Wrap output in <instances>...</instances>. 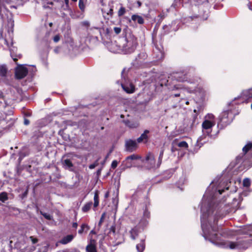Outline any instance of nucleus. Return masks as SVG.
Masks as SVG:
<instances>
[{
    "label": "nucleus",
    "instance_id": "nucleus-7",
    "mask_svg": "<svg viewBox=\"0 0 252 252\" xmlns=\"http://www.w3.org/2000/svg\"><path fill=\"white\" fill-rule=\"evenodd\" d=\"M8 76V69L6 66L5 65H0V77L5 83H7V78Z\"/></svg>",
    "mask_w": 252,
    "mask_h": 252
},
{
    "label": "nucleus",
    "instance_id": "nucleus-45",
    "mask_svg": "<svg viewBox=\"0 0 252 252\" xmlns=\"http://www.w3.org/2000/svg\"><path fill=\"white\" fill-rule=\"evenodd\" d=\"M24 123L25 125L27 126L30 124V121L27 119H25Z\"/></svg>",
    "mask_w": 252,
    "mask_h": 252
},
{
    "label": "nucleus",
    "instance_id": "nucleus-50",
    "mask_svg": "<svg viewBox=\"0 0 252 252\" xmlns=\"http://www.w3.org/2000/svg\"><path fill=\"white\" fill-rule=\"evenodd\" d=\"M203 137H204L203 136H200L199 138H198V139L197 140V142H198V143L200 142L202 144L201 141H202Z\"/></svg>",
    "mask_w": 252,
    "mask_h": 252
},
{
    "label": "nucleus",
    "instance_id": "nucleus-8",
    "mask_svg": "<svg viewBox=\"0 0 252 252\" xmlns=\"http://www.w3.org/2000/svg\"><path fill=\"white\" fill-rule=\"evenodd\" d=\"M121 86L123 89L128 94H132L135 91V87L132 84L128 85L126 84L125 83L121 82Z\"/></svg>",
    "mask_w": 252,
    "mask_h": 252
},
{
    "label": "nucleus",
    "instance_id": "nucleus-28",
    "mask_svg": "<svg viewBox=\"0 0 252 252\" xmlns=\"http://www.w3.org/2000/svg\"><path fill=\"white\" fill-rule=\"evenodd\" d=\"M205 120H208V121L210 122H215L214 120L215 117L212 114H208L207 115L205 116Z\"/></svg>",
    "mask_w": 252,
    "mask_h": 252
},
{
    "label": "nucleus",
    "instance_id": "nucleus-48",
    "mask_svg": "<svg viewBox=\"0 0 252 252\" xmlns=\"http://www.w3.org/2000/svg\"><path fill=\"white\" fill-rule=\"evenodd\" d=\"M60 48L59 47H57L54 49V51L55 53H58L60 51Z\"/></svg>",
    "mask_w": 252,
    "mask_h": 252
},
{
    "label": "nucleus",
    "instance_id": "nucleus-55",
    "mask_svg": "<svg viewBox=\"0 0 252 252\" xmlns=\"http://www.w3.org/2000/svg\"><path fill=\"white\" fill-rule=\"evenodd\" d=\"M158 17L160 18V19H161V20L163 18V16L161 14H160L158 15Z\"/></svg>",
    "mask_w": 252,
    "mask_h": 252
},
{
    "label": "nucleus",
    "instance_id": "nucleus-2",
    "mask_svg": "<svg viewBox=\"0 0 252 252\" xmlns=\"http://www.w3.org/2000/svg\"><path fill=\"white\" fill-rule=\"evenodd\" d=\"M137 45L136 38L133 35L129 34L112 42L109 48L111 52L113 53H117L122 50L125 54H130L134 51Z\"/></svg>",
    "mask_w": 252,
    "mask_h": 252
},
{
    "label": "nucleus",
    "instance_id": "nucleus-60",
    "mask_svg": "<svg viewBox=\"0 0 252 252\" xmlns=\"http://www.w3.org/2000/svg\"><path fill=\"white\" fill-rule=\"evenodd\" d=\"M49 26H50V27H51V26H52V23H50V24H49Z\"/></svg>",
    "mask_w": 252,
    "mask_h": 252
},
{
    "label": "nucleus",
    "instance_id": "nucleus-34",
    "mask_svg": "<svg viewBox=\"0 0 252 252\" xmlns=\"http://www.w3.org/2000/svg\"><path fill=\"white\" fill-rule=\"evenodd\" d=\"M60 39L61 36L59 34H56L53 38V41L55 43L58 42L60 41Z\"/></svg>",
    "mask_w": 252,
    "mask_h": 252
},
{
    "label": "nucleus",
    "instance_id": "nucleus-35",
    "mask_svg": "<svg viewBox=\"0 0 252 252\" xmlns=\"http://www.w3.org/2000/svg\"><path fill=\"white\" fill-rule=\"evenodd\" d=\"M79 7L81 10H83L85 8V5L83 3V0H79Z\"/></svg>",
    "mask_w": 252,
    "mask_h": 252
},
{
    "label": "nucleus",
    "instance_id": "nucleus-24",
    "mask_svg": "<svg viewBox=\"0 0 252 252\" xmlns=\"http://www.w3.org/2000/svg\"><path fill=\"white\" fill-rule=\"evenodd\" d=\"M93 203L92 202H88L84 205L82 210L84 212H87L91 208Z\"/></svg>",
    "mask_w": 252,
    "mask_h": 252
},
{
    "label": "nucleus",
    "instance_id": "nucleus-39",
    "mask_svg": "<svg viewBox=\"0 0 252 252\" xmlns=\"http://www.w3.org/2000/svg\"><path fill=\"white\" fill-rule=\"evenodd\" d=\"M115 230H116L115 225H112L110 228L109 232L110 233L112 232L114 234H115Z\"/></svg>",
    "mask_w": 252,
    "mask_h": 252
},
{
    "label": "nucleus",
    "instance_id": "nucleus-61",
    "mask_svg": "<svg viewBox=\"0 0 252 252\" xmlns=\"http://www.w3.org/2000/svg\"><path fill=\"white\" fill-rule=\"evenodd\" d=\"M71 0L74 1V2H76L77 0Z\"/></svg>",
    "mask_w": 252,
    "mask_h": 252
},
{
    "label": "nucleus",
    "instance_id": "nucleus-63",
    "mask_svg": "<svg viewBox=\"0 0 252 252\" xmlns=\"http://www.w3.org/2000/svg\"><path fill=\"white\" fill-rule=\"evenodd\" d=\"M211 131L207 132V134H209Z\"/></svg>",
    "mask_w": 252,
    "mask_h": 252
},
{
    "label": "nucleus",
    "instance_id": "nucleus-36",
    "mask_svg": "<svg viewBox=\"0 0 252 252\" xmlns=\"http://www.w3.org/2000/svg\"><path fill=\"white\" fill-rule=\"evenodd\" d=\"M41 214L46 219L50 220L51 219V217L49 214L47 213H44L41 212Z\"/></svg>",
    "mask_w": 252,
    "mask_h": 252
},
{
    "label": "nucleus",
    "instance_id": "nucleus-20",
    "mask_svg": "<svg viewBox=\"0 0 252 252\" xmlns=\"http://www.w3.org/2000/svg\"><path fill=\"white\" fill-rule=\"evenodd\" d=\"M136 248L138 252H143L145 248L144 239H142L140 243L137 244Z\"/></svg>",
    "mask_w": 252,
    "mask_h": 252
},
{
    "label": "nucleus",
    "instance_id": "nucleus-3",
    "mask_svg": "<svg viewBox=\"0 0 252 252\" xmlns=\"http://www.w3.org/2000/svg\"><path fill=\"white\" fill-rule=\"evenodd\" d=\"M162 156L163 151H161L159 155L158 161L157 163H156L154 155L151 153H149L147 155L145 159L143 160V164L145 167L148 169L158 168L161 164Z\"/></svg>",
    "mask_w": 252,
    "mask_h": 252
},
{
    "label": "nucleus",
    "instance_id": "nucleus-17",
    "mask_svg": "<svg viewBox=\"0 0 252 252\" xmlns=\"http://www.w3.org/2000/svg\"><path fill=\"white\" fill-rule=\"evenodd\" d=\"M14 26V20L12 18H10L7 20V31L9 33H12L13 31V27Z\"/></svg>",
    "mask_w": 252,
    "mask_h": 252
},
{
    "label": "nucleus",
    "instance_id": "nucleus-6",
    "mask_svg": "<svg viewBox=\"0 0 252 252\" xmlns=\"http://www.w3.org/2000/svg\"><path fill=\"white\" fill-rule=\"evenodd\" d=\"M137 147V144L135 140L127 139L125 141V149L127 152H132L135 151Z\"/></svg>",
    "mask_w": 252,
    "mask_h": 252
},
{
    "label": "nucleus",
    "instance_id": "nucleus-30",
    "mask_svg": "<svg viewBox=\"0 0 252 252\" xmlns=\"http://www.w3.org/2000/svg\"><path fill=\"white\" fill-rule=\"evenodd\" d=\"M139 157L136 155H132L127 157L126 158V161H128L129 160H134L139 158Z\"/></svg>",
    "mask_w": 252,
    "mask_h": 252
},
{
    "label": "nucleus",
    "instance_id": "nucleus-22",
    "mask_svg": "<svg viewBox=\"0 0 252 252\" xmlns=\"http://www.w3.org/2000/svg\"><path fill=\"white\" fill-rule=\"evenodd\" d=\"M252 148V142H249L243 148V152L245 154L249 152Z\"/></svg>",
    "mask_w": 252,
    "mask_h": 252
},
{
    "label": "nucleus",
    "instance_id": "nucleus-29",
    "mask_svg": "<svg viewBox=\"0 0 252 252\" xmlns=\"http://www.w3.org/2000/svg\"><path fill=\"white\" fill-rule=\"evenodd\" d=\"M243 94L247 97L250 98L252 97V89L243 92Z\"/></svg>",
    "mask_w": 252,
    "mask_h": 252
},
{
    "label": "nucleus",
    "instance_id": "nucleus-40",
    "mask_svg": "<svg viewBox=\"0 0 252 252\" xmlns=\"http://www.w3.org/2000/svg\"><path fill=\"white\" fill-rule=\"evenodd\" d=\"M114 31L116 33V34H119L121 32V29L120 28H119V27H115L114 28Z\"/></svg>",
    "mask_w": 252,
    "mask_h": 252
},
{
    "label": "nucleus",
    "instance_id": "nucleus-21",
    "mask_svg": "<svg viewBox=\"0 0 252 252\" xmlns=\"http://www.w3.org/2000/svg\"><path fill=\"white\" fill-rule=\"evenodd\" d=\"M131 19L135 22H137L139 24H142L144 23L143 18L140 16L133 15L131 17Z\"/></svg>",
    "mask_w": 252,
    "mask_h": 252
},
{
    "label": "nucleus",
    "instance_id": "nucleus-27",
    "mask_svg": "<svg viewBox=\"0 0 252 252\" xmlns=\"http://www.w3.org/2000/svg\"><path fill=\"white\" fill-rule=\"evenodd\" d=\"M243 186L245 187H249L251 185V180L249 178H246L243 180Z\"/></svg>",
    "mask_w": 252,
    "mask_h": 252
},
{
    "label": "nucleus",
    "instance_id": "nucleus-64",
    "mask_svg": "<svg viewBox=\"0 0 252 252\" xmlns=\"http://www.w3.org/2000/svg\"><path fill=\"white\" fill-rule=\"evenodd\" d=\"M251 108H252V104H251Z\"/></svg>",
    "mask_w": 252,
    "mask_h": 252
},
{
    "label": "nucleus",
    "instance_id": "nucleus-49",
    "mask_svg": "<svg viewBox=\"0 0 252 252\" xmlns=\"http://www.w3.org/2000/svg\"><path fill=\"white\" fill-rule=\"evenodd\" d=\"M78 226V224L77 222H73L72 224V227L76 228Z\"/></svg>",
    "mask_w": 252,
    "mask_h": 252
},
{
    "label": "nucleus",
    "instance_id": "nucleus-15",
    "mask_svg": "<svg viewBox=\"0 0 252 252\" xmlns=\"http://www.w3.org/2000/svg\"><path fill=\"white\" fill-rule=\"evenodd\" d=\"M73 238L74 236L73 235H68L64 237L62 239H61L59 241V243L65 245L70 242L73 240Z\"/></svg>",
    "mask_w": 252,
    "mask_h": 252
},
{
    "label": "nucleus",
    "instance_id": "nucleus-52",
    "mask_svg": "<svg viewBox=\"0 0 252 252\" xmlns=\"http://www.w3.org/2000/svg\"><path fill=\"white\" fill-rule=\"evenodd\" d=\"M64 0V2H65V3L66 4V6L67 7L68 6V3H69V0Z\"/></svg>",
    "mask_w": 252,
    "mask_h": 252
},
{
    "label": "nucleus",
    "instance_id": "nucleus-54",
    "mask_svg": "<svg viewBox=\"0 0 252 252\" xmlns=\"http://www.w3.org/2000/svg\"><path fill=\"white\" fill-rule=\"evenodd\" d=\"M174 96L175 97H178L180 96V94H173Z\"/></svg>",
    "mask_w": 252,
    "mask_h": 252
},
{
    "label": "nucleus",
    "instance_id": "nucleus-41",
    "mask_svg": "<svg viewBox=\"0 0 252 252\" xmlns=\"http://www.w3.org/2000/svg\"><path fill=\"white\" fill-rule=\"evenodd\" d=\"M98 165L97 161H96L95 163L93 164H91L89 165V168L90 169H94V168L97 165Z\"/></svg>",
    "mask_w": 252,
    "mask_h": 252
},
{
    "label": "nucleus",
    "instance_id": "nucleus-53",
    "mask_svg": "<svg viewBox=\"0 0 252 252\" xmlns=\"http://www.w3.org/2000/svg\"><path fill=\"white\" fill-rule=\"evenodd\" d=\"M137 3L138 6L139 7L141 6L142 3H141V2L140 1H137Z\"/></svg>",
    "mask_w": 252,
    "mask_h": 252
},
{
    "label": "nucleus",
    "instance_id": "nucleus-33",
    "mask_svg": "<svg viewBox=\"0 0 252 252\" xmlns=\"http://www.w3.org/2000/svg\"><path fill=\"white\" fill-rule=\"evenodd\" d=\"M105 216H106V213H103L101 215L100 220H99V223H98V226H100L101 225L102 222L104 221V220L105 219Z\"/></svg>",
    "mask_w": 252,
    "mask_h": 252
},
{
    "label": "nucleus",
    "instance_id": "nucleus-18",
    "mask_svg": "<svg viewBox=\"0 0 252 252\" xmlns=\"http://www.w3.org/2000/svg\"><path fill=\"white\" fill-rule=\"evenodd\" d=\"M130 237L132 239L135 240L137 237L139 233V228L137 226L132 228L129 232Z\"/></svg>",
    "mask_w": 252,
    "mask_h": 252
},
{
    "label": "nucleus",
    "instance_id": "nucleus-13",
    "mask_svg": "<svg viewBox=\"0 0 252 252\" xmlns=\"http://www.w3.org/2000/svg\"><path fill=\"white\" fill-rule=\"evenodd\" d=\"M230 113V112L228 111L223 112L220 116V121L225 123H229V121L227 119L228 118Z\"/></svg>",
    "mask_w": 252,
    "mask_h": 252
},
{
    "label": "nucleus",
    "instance_id": "nucleus-25",
    "mask_svg": "<svg viewBox=\"0 0 252 252\" xmlns=\"http://www.w3.org/2000/svg\"><path fill=\"white\" fill-rule=\"evenodd\" d=\"M8 199L7 194L5 192H2L0 193V201L4 202Z\"/></svg>",
    "mask_w": 252,
    "mask_h": 252
},
{
    "label": "nucleus",
    "instance_id": "nucleus-5",
    "mask_svg": "<svg viewBox=\"0 0 252 252\" xmlns=\"http://www.w3.org/2000/svg\"><path fill=\"white\" fill-rule=\"evenodd\" d=\"M28 72V70L26 67L23 65H18L15 68V76L16 78L21 79L27 76Z\"/></svg>",
    "mask_w": 252,
    "mask_h": 252
},
{
    "label": "nucleus",
    "instance_id": "nucleus-14",
    "mask_svg": "<svg viewBox=\"0 0 252 252\" xmlns=\"http://www.w3.org/2000/svg\"><path fill=\"white\" fill-rule=\"evenodd\" d=\"M125 125L129 128H134L137 127L139 124L137 122L130 121L129 120H125L124 121Z\"/></svg>",
    "mask_w": 252,
    "mask_h": 252
},
{
    "label": "nucleus",
    "instance_id": "nucleus-51",
    "mask_svg": "<svg viewBox=\"0 0 252 252\" xmlns=\"http://www.w3.org/2000/svg\"><path fill=\"white\" fill-rule=\"evenodd\" d=\"M224 191V189H219L218 190V192H219V193L220 194H222V193Z\"/></svg>",
    "mask_w": 252,
    "mask_h": 252
},
{
    "label": "nucleus",
    "instance_id": "nucleus-11",
    "mask_svg": "<svg viewBox=\"0 0 252 252\" xmlns=\"http://www.w3.org/2000/svg\"><path fill=\"white\" fill-rule=\"evenodd\" d=\"M154 57L157 61H158L163 59L164 55L162 51L156 47L155 49L154 50Z\"/></svg>",
    "mask_w": 252,
    "mask_h": 252
},
{
    "label": "nucleus",
    "instance_id": "nucleus-56",
    "mask_svg": "<svg viewBox=\"0 0 252 252\" xmlns=\"http://www.w3.org/2000/svg\"><path fill=\"white\" fill-rule=\"evenodd\" d=\"M91 234H95V231L94 230H92L91 232H90Z\"/></svg>",
    "mask_w": 252,
    "mask_h": 252
},
{
    "label": "nucleus",
    "instance_id": "nucleus-58",
    "mask_svg": "<svg viewBox=\"0 0 252 252\" xmlns=\"http://www.w3.org/2000/svg\"><path fill=\"white\" fill-rule=\"evenodd\" d=\"M26 115L28 116H31V115L29 113L27 114Z\"/></svg>",
    "mask_w": 252,
    "mask_h": 252
},
{
    "label": "nucleus",
    "instance_id": "nucleus-43",
    "mask_svg": "<svg viewBox=\"0 0 252 252\" xmlns=\"http://www.w3.org/2000/svg\"><path fill=\"white\" fill-rule=\"evenodd\" d=\"M30 239L31 240V241H32V243L33 244H35L36 243H37L38 242V239L36 238H33V237H32V236H31L30 237Z\"/></svg>",
    "mask_w": 252,
    "mask_h": 252
},
{
    "label": "nucleus",
    "instance_id": "nucleus-37",
    "mask_svg": "<svg viewBox=\"0 0 252 252\" xmlns=\"http://www.w3.org/2000/svg\"><path fill=\"white\" fill-rule=\"evenodd\" d=\"M118 161L116 160H114L112 161L111 164V167L113 169L115 168L118 165Z\"/></svg>",
    "mask_w": 252,
    "mask_h": 252
},
{
    "label": "nucleus",
    "instance_id": "nucleus-19",
    "mask_svg": "<svg viewBox=\"0 0 252 252\" xmlns=\"http://www.w3.org/2000/svg\"><path fill=\"white\" fill-rule=\"evenodd\" d=\"M63 167L65 169H70L73 167V164L69 159H66L62 161Z\"/></svg>",
    "mask_w": 252,
    "mask_h": 252
},
{
    "label": "nucleus",
    "instance_id": "nucleus-31",
    "mask_svg": "<svg viewBox=\"0 0 252 252\" xmlns=\"http://www.w3.org/2000/svg\"><path fill=\"white\" fill-rule=\"evenodd\" d=\"M178 145L179 147L182 148H187L188 147L187 143L185 141H182L179 142L178 144Z\"/></svg>",
    "mask_w": 252,
    "mask_h": 252
},
{
    "label": "nucleus",
    "instance_id": "nucleus-47",
    "mask_svg": "<svg viewBox=\"0 0 252 252\" xmlns=\"http://www.w3.org/2000/svg\"><path fill=\"white\" fill-rule=\"evenodd\" d=\"M113 8L111 7L110 8L109 11V12L107 13V14H110V15H112V14H113Z\"/></svg>",
    "mask_w": 252,
    "mask_h": 252
},
{
    "label": "nucleus",
    "instance_id": "nucleus-46",
    "mask_svg": "<svg viewBox=\"0 0 252 252\" xmlns=\"http://www.w3.org/2000/svg\"><path fill=\"white\" fill-rule=\"evenodd\" d=\"M195 91V87L194 88H189V90H188V91L189 93H192V92H193Z\"/></svg>",
    "mask_w": 252,
    "mask_h": 252
},
{
    "label": "nucleus",
    "instance_id": "nucleus-42",
    "mask_svg": "<svg viewBox=\"0 0 252 252\" xmlns=\"http://www.w3.org/2000/svg\"><path fill=\"white\" fill-rule=\"evenodd\" d=\"M183 88V86L181 84H177L174 86V89H181Z\"/></svg>",
    "mask_w": 252,
    "mask_h": 252
},
{
    "label": "nucleus",
    "instance_id": "nucleus-32",
    "mask_svg": "<svg viewBox=\"0 0 252 252\" xmlns=\"http://www.w3.org/2000/svg\"><path fill=\"white\" fill-rule=\"evenodd\" d=\"M126 12V9L124 7H121L118 11V15L121 16L123 15Z\"/></svg>",
    "mask_w": 252,
    "mask_h": 252
},
{
    "label": "nucleus",
    "instance_id": "nucleus-38",
    "mask_svg": "<svg viewBox=\"0 0 252 252\" xmlns=\"http://www.w3.org/2000/svg\"><path fill=\"white\" fill-rule=\"evenodd\" d=\"M81 24L82 26L86 27L87 28L90 26V23L89 21H83L81 23Z\"/></svg>",
    "mask_w": 252,
    "mask_h": 252
},
{
    "label": "nucleus",
    "instance_id": "nucleus-57",
    "mask_svg": "<svg viewBox=\"0 0 252 252\" xmlns=\"http://www.w3.org/2000/svg\"><path fill=\"white\" fill-rule=\"evenodd\" d=\"M108 192H107L105 194V197L106 198L108 197Z\"/></svg>",
    "mask_w": 252,
    "mask_h": 252
},
{
    "label": "nucleus",
    "instance_id": "nucleus-62",
    "mask_svg": "<svg viewBox=\"0 0 252 252\" xmlns=\"http://www.w3.org/2000/svg\"><path fill=\"white\" fill-rule=\"evenodd\" d=\"M229 189V187H226V188H225V189L227 190V189Z\"/></svg>",
    "mask_w": 252,
    "mask_h": 252
},
{
    "label": "nucleus",
    "instance_id": "nucleus-9",
    "mask_svg": "<svg viewBox=\"0 0 252 252\" xmlns=\"http://www.w3.org/2000/svg\"><path fill=\"white\" fill-rule=\"evenodd\" d=\"M86 252H97L95 241L94 239H91L89 244L86 247Z\"/></svg>",
    "mask_w": 252,
    "mask_h": 252
},
{
    "label": "nucleus",
    "instance_id": "nucleus-4",
    "mask_svg": "<svg viewBox=\"0 0 252 252\" xmlns=\"http://www.w3.org/2000/svg\"><path fill=\"white\" fill-rule=\"evenodd\" d=\"M171 77L172 79L179 82L188 81L190 83H195L194 81H192L190 80H188L187 74L184 71L174 72Z\"/></svg>",
    "mask_w": 252,
    "mask_h": 252
},
{
    "label": "nucleus",
    "instance_id": "nucleus-10",
    "mask_svg": "<svg viewBox=\"0 0 252 252\" xmlns=\"http://www.w3.org/2000/svg\"><path fill=\"white\" fill-rule=\"evenodd\" d=\"M149 130H145L144 132L140 135L139 137L137 139V142L138 143H141L144 142L145 143L147 142L148 139V134L149 133Z\"/></svg>",
    "mask_w": 252,
    "mask_h": 252
},
{
    "label": "nucleus",
    "instance_id": "nucleus-44",
    "mask_svg": "<svg viewBox=\"0 0 252 252\" xmlns=\"http://www.w3.org/2000/svg\"><path fill=\"white\" fill-rule=\"evenodd\" d=\"M90 31H92L93 30H95L96 32H97L98 33H100V30L99 28H90L89 29Z\"/></svg>",
    "mask_w": 252,
    "mask_h": 252
},
{
    "label": "nucleus",
    "instance_id": "nucleus-23",
    "mask_svg": "<svg viewBox=\"0 0 252 252\" xmlns=\"http://www.w3.org/2000/svg\"><path fill=\"white\" fill-rule=\"evenodd\" d=\"M94 207H96L99 204V197L98 191H96L94 195Z\"/></svg>",
    "mask_w": 252,
    "mask_h": 252
},
{
    "label": "nucleus",
    "instance_id": "nucleus-59",
    "mask_svg": "<svg viewBox=\"0 0 252 252\" xmlns=\"http://www.w3.org/2000/svg\"><path fill=\"white\" fill-rule=\"evenodd\" d=\"M25 155H24V156H22V155H21V153L20 154V158H21V157H25Z\"/></svg>",
    "mask_w": 252,
    "mask_h": 252
},
{
    "label": "nucleus",
    "instance_id": "nucleus-1",
    "mask_svg": "<svg viewBox=\"0 0 252 252\" xmlns=\"http://www.w3.org/2000/svg\"><path fill=\"white\" fill-rule=\"evenodd\" d=\"M210 187L206 191L201 205L202 213L201 222L203 237L206 240H208L212 243L219 244L224 248L230 249L247 248L248 244L244 241L236 242L227 241L220 243L215 242L218 239V234L216 233L218 228L215 225L218 218L220 217L219 211L220 206H219L218 204H216L214 200H212L211 202L209 200L207 201L205 200L206 196L209 195L211 198L214 196L212 193H210Z\"/></svg>",
    "mask_w": 252,
    "mask_h": 252
},
{
    "label": "nucleus",
    "instance_id": "nucleus-26",
    "mask_svg": "<svg viewBox=\"0 0 252 252\" xmlns=\"http://www.w3.org/2000/svg\"><path fill=\"white\" fill-rule=\"evenodd\" d=\"M86 228V230H88L89 229V226L85 223L82 224L81 228L78 230V233L80 234H82L83 232L85 231Z\"/></svg>",
    "mask_w": 252,
    "mask_h": 252
},
{
    "label": "nucleus",
    "instance_id": "nucleus-12",
    "mask_svg": "<svg viewBox=\"0 0 252 252\" xmlns=\"http://www.w3.org/2000/svg\"><path fill=\"white\" fill-rule=\"evenodd\" d=\"M215 125V122H210L208 120H204L202 124L203 129L209 130Z\"/></svg>",
    "mask_w": 252,
    "mask_h": 252
},
{
    "label": "nucleus",
    "instance_id": "nucleus-16",
    "mask_svg": "<svg viewBox=\"0 0 252 252\" xmlns=\"http://www.w3.org/2000/svg\"><path fill=\"white\" fill-rule=\"evenodd\" d=\"M16 50L17 49L14 47L10 49L11 57L15 62L18 60V58H21L22 56L21 54H17L15 53V52L16 51Z\"/></svg>",
    "mask_w": 252,
    "mask_h": 252
}]
</instances>
